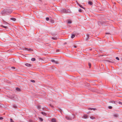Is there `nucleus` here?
<instances>
[{"label": "nucleus", "instance_id": "obj_11", "mask_svg": "<svg viewBox=\"0 0 122 122\" xmlns=\"http://www.w3.org/2000/svg\"><path fill=\"white\" fill-rule=\"evenodd\" d=\"M42 114L43 115H46V114L44 112H41Z\"/></svg>", "mask_w": 122, "mask_h": 122}, {"label": "nucleus", "instance_id": "obj_19", "mask_svg": "<svg viewBox=\"0 0 122 122\" xmlns=\"http://www.w3.org/2000/svg\"><path fill=\"white\" fill-rule=\"evenodd\" d=\"M68 23H71V21L70 20H69L68 21Z\"/></svg>", "mask_w": 122, "mask_h": 122}, {"label": "nucleus", "instance_id": "obj_28", "mask_svg": "<svg viewBox=\"0 0 122 122\" xmlns=\"http://www.w3.org/2000/svg\"><path fill=\"white\" fill-rule=\"evenodd\" d=\"M16 89L18 91H19L20 90V89L19 88H16Z\"/></svg>", "mask_w": 122, "mask_h": 122}, {"label": "nucleus", "instance_id": "obj_12", "mask_svg": "<svg viewBox=\"0 0 122 122\" xmlns=\"http://www.w3.org/2000/svg\"><path fill=\"white\" fill-rule=\"evenodd\" d=\"M35 58H32L31 59V60L32 61H34L35 60Z\"/></svg>", "mask_w": 122, "mask_h": 122}, {"label": "nucleus", "instance_id": "obj_32", "mask_svg": "<svg viewBox=\"0 0 122 122\" xmlns=\"http://www.w3.org/2000/svg\"><path fill=\"white\" fill-rule=\"evenodd\" d=\"M11 68L13 69H15V67H11Z\"/></svg>", "mask_w": 122, "mask_h": 122}, {"label": "nucleus", "instance_id": "obj_13", "mask_svg": "<svg viewBox=\"0 0 122 122\" xmlns=\"http://www.w3.org/2000/svg\"><path fill=\"white\" fill-rule=\"evenodd\" d=\"M90 118L92 119H95V118L93 117H90Z\"/></svg>", "mask_w": 122, "mask_h": 122}, {"label": "nucleus", "instance_id": "obj_35", "mask_svg": "<svg viewBox=\"0 0 122 122\" xmlns=\"http://www.w3.org/2000/svg\"><path fill=\"white\" fill-rule=\"evenodd\" d=\"M52 39H54V38H52Z\"/></svg>", "mask_w": 122, "mask_h": 122}, {"label": "nucleus", "instance_id": "obj_24", "mask_svg": "<svg viewBox=\"0 0 122 122\" xmlns=\"http://www.w3.org/2000/svg\"><path fill=\"white\" fill-rule=\"evenodd\" d=\"M108 108L110 109H111L112 108V106H110L108 107Z\"/></svg>", "mask_w": 122, "mask_h": 122}, {"label": "nucleus", "instance_id": "obj_10", "mask_svg": "<svg viewBox=\"0 0 122 122\" xmlns=\"http://www.w3.org/2000/svg\"><path fill=\"white\" fill-rule=\"evenodd\" d=\"M25 65L27 66H29L30 65V64H29L28 63H26L25 64Z\"/></svg>", "mask_w": 122, "mask_h": 122}, {"label": "nucleus", "instance_id": "obj_34", "mask_svg": "<svg viewBox=\"0 0 122 122\" xmlns=\"http://www.w3.org/2000/svg\"><path fill=\"white\" fill-rule=\"evenodd\" d=\"M91 110L93 109V110H94L95 109H94L92 108V109H91Z\"/></svg>", "mask_w": 122, "mask_h": 122}, {"label": "nucleus", "instance_id": "obj_22", "mask_svg": "<svg viewBox=\"0 0 122 122\" xmlns=\"http://www.w3.org/2000/svg\"><path fill=\"white\" fill-rule=\"evenodd\" d=\"M81 10H82L81 9H79L78 10V11H79V12H81Z\"/></svg>", "mask_w": 122, "mask_h": 122}, {"label": "nucleus", "instance_id": "obj_5", "mask_svg": "<svg viewBox=\"0 0 122 122\" xmlns=\"http://www.w3.org/2000/svg\"><path fill=\"white\" fill-rule=\"evenodd\" d=\"M88 4L90 5H92V3L91 1H89L88 2Z\"/></svg>", "mask_w": 122, "mask_h": 122}, {"label": "nucleus", "instance_id": "obj_17", "mask_svg": "<svg viewBox=\"0 0 122 122\" xmlns=\"http://www.w3.org/2000/svg\"><path fill=\"white\" fill-rule=\"evenodd\" d=\"M2 27H4L5 28H7V27L6 26H3V25H2Z\"/></svg>", "mask_w": 122, "mask_h": 122}, {"label": "nucleus", "instance_id": "obj_7", "mask_svg": "<svg viewBox=\"0 0 122 122\" xmlns=\"http://www.w3.org/2000/svg\"><path fill=\"white\" fill-rule=\"evenodd\" d=\"M75 35L73 34H72V36H71V37L72 38H73L74 37H75Z\"/></svg>", "mask_w": 122, "mask_h": 122}, {"label": "nucleus", "instance_id": "obj_15", "mask_svg": "<svg viewBox=\"0 0 122 122\" xmlns=\"http://www.w3.org/2000/svg\"><path fill=\"white\" fill-rule=\"evenodd\" d=\"M66 119H67L68 120H71V119L70 118H69L68 117H66Z\"/></svg>", "mask_w": 122, "mask_h": 122}, {"label": "nucleus", "instance_id": "obj_9", "mask_svg": "<svg viewBox=\"0 0 122 122\" xmlns=\"http://www.w3.org/2000/svg\"><path fill=\"white\" fill-rule=\"evenodd\" d=\"M50 21L52 23H53L54 22V20L52 19L50 20Z\"/></svg>", "mask_w": 122, "mask_h": 122}, {"label": "nucleus", "instance_id": "obj_25", "mask_svg": "<svg viewBox=\"0 0 122 122\" xmlns=\"http://www.w3.org/2000/svg\"><path fill=\"white\" fill-rule=\"evenodd\" d=\"M39 119H40V120L41 121H42L43 120V119L41 118H40Z\"/></svg>", "mask_w": 122, "mask_h": 122}, {"label": "nucleus", "instance_id": "obj_27", "mask_svg": "<svg viewBox=\"0 0 122 122\" xmlns=\"http://www.w3.org/2000/svg\"><path fill=\"white\" fill-rule=\"evenodd\" d=\"M116 59L118 60H119V58L118 57H116Z\"/></svg>", "mask_w": 122, "mask_h": 122}, {"label": "nucleus", "instance_id": "obj_39", "mask_svg": "<svg viewBox=\"0 0 122 122\" xmlns=\"http://www.w3.org/2000/svg\"><path fill=\"white\" fill-rule=\"evenodd\" d=\"M121 60H122V59H121Z\"/></svg>", "mask_w": 122, "mask_h": 122}, {"label": "nucleus", "instance_id": "obj_3", "mask_svg": "<svg viewBox=\"0 0 122 122\" xmlns=\"http://www.w3.org/2000/svg\"><path fill=\"white\" fill-rule=\"evenodd\" d=\"M62 10H63V12L65 13H67V11L65 9H64V8H63L62 9Z\"/></svg>", "mask_w": 122, "mask_h": 122}, {"label": "nucleus", "instance_id": "obj_36", "mask_svg": "<svg viewBox=\"0 0 122 122\" xmlns=\"http://www.w3.org/2000/svg\"><path fill=\"white\" fill-rule=\"evenodd\" d=\"M109 34L110 33H106V34Z\"/></svg>", "mask_w": 122, "mask_h": 122}, {"label": "nucleus", "instance_id": "obj_2", "mask_svg": "<svg viewBox=\"0 0 122 122\" xmlns=\"http://www.w3.org/2000/svg\"><path fill=\"white\" fill-rule=\"evenodd\" d=\"M51 61L53 62H54L56 64H57L58 63V61H55V60H51Z\"/></svg>", "mask_w": 122, "mask_h": 122}, {"label": "nucleus", "instance_id": "obj_14", "mask_svg": "<svg viewBox=\"0 0 122 122\" xmlns=\"http://www.w3.org/2000/svg\"><path fill=\"white\" fill-rule=\"evenodd\" d=\"M37 108L39 109H40L41 108V107L40 106V105L38 106H37Z\"/></svg>", "mask_w": 122, "mask_h": 122}, {"label": "nucleus", "instance_id": "obj_30", "mask_svg": "<svg viewBox=\"0 0 122 122\" xmlns=\"http://www.w3.org/2000/svg\"><path fill=\"white\" fill-rule=\"evenodd\" d=\"M119 103L120 104L122 105V103L121 102H119Z\"/></svg>", "mask_w": 122, "mask_h": 122}, {"label": "nucleus", "instance_id": "obj_20", "mask_svg": "<svg viewBox=\"0 0 122 122\" xmlns=\"http://www.w3.org/2000/svg\"><path fill=\"white\" fill-rule=\"evenodd\" d=\"M46 20L47 21H48L49 20V18L48 17H46Z\"/></svg>", "mask_w": 122, "mask_h": 122}, {"label": "nucleus", "instance_id": "obj_23", "mask_svg": "<svg viewBox=\"0 0 122 122\" xmlns=\"http://www.w3.org/2000/svg\"><path fill=\"white\" fill-rule=\"evenodd\" d=\"M110 103H115V102L114 101H111L110 102Z\"/></svg>", "mask_w": 122, "mask_h": 122}, {"label": "nucleus", "instance_id": "obj_37", "mask_svg": "<svg viewBox=\"0 0 122 122\" xmlns=\"http://www.w3.org/2000/svg\"><path fill=\"white\" fill-rule=\"evenodd\" d=\"M88 36H89L88 35H87V38H88Z\"/></svg>", "mask_w": 122, "mask_h": 122}, {"label": "nucleus", "instance_id": "obj_31", "mask_svg": "<svg viewBox=\"0 0 122 122\" xmlns=\"http://www.w3.org/2000/svg\"><path fill=\"white\" fill-rule=\"evenodd\" d=\"M3 119V118L2 117H0V119L2 120Z\"/></svg>", "mask_w": 122, "mask_h": 122}, {"label": "nucleus", "instance_id": "obj_18", "mask_svg": "<svg viewBox=\"0 0 122 122\" xmlns=\"http://www.w3.org/2000/svg\"><path fill=\"white\" fill-rule=\"evenodd\" d=\"M30 81L33 82H35V81L33 80H31Z\"/></svg>", "mask_w": 122, "mask_h": 122}, {"label": "nucleus", "instance_id": "obj_8", "mask_svg": "<svg viewBox=\"0 0 122 122\" xmlns=\"http://www.w3.org/2000/svg\"><path fill=\"white\" fill-rule=\"evenodd\" d=\"M10 19L11 20H13L14 21H15L16 20V19H15V18H10Z\"/></svg>", "mask_w": 122, "mask_h": 122}, {"label": "nucleus", "instance_id": "obj_33", "mask_svg": "<svg viewBox=\"0 0 122 122\" xmlns=\"http://www.w3.org/2000/svg\"><path fill=\"white\" fill-rule=\"evenodd\" d=\"M74 47L75 48H76L77 47V46H74Z\"/></svg>", "mask_w": 122, "mask_h": 122}, {"label": "nucleus", "instance_id": "obj_38", "mask_svg": "<svg viewBox=\"0 0 122 122\" xmlns=\"http://www.w3.org/2000/svg\"><path fill=\"white\" fill-rule=\"evenodd\" d=\"M2 14H3V12H2Z\"/></svg>", "mask_w": 122, "mask_h": 122}, {"label": "nucleus", "instance_id": "obj_4", "mask_svg": "<svg viewBox=\"0 0 122 122\" xmlns=\"http://www.w3.org/2000/svg\"><path fill=\"white\" fill-rule=\"evenodd\" d=\"M51 121L52 122H56V120L55 118H52L51 120Z\"/></svg>", "mask_w": 122, "mask_h": 122}, {"label": "nucleus", "instance_id": "obj_6", "mask_svg": "<svg viewBox=\"0 0 122 122\" xmlns=\"http://www.w3.org/2000/svg\"><path fill=\"white\" fill-rule=\"evenodd\" d=\"M84 117L85 119L87 118V116L86 115H84L83 116Z\"/></svg>", "mask_w": 122, "mask_h": 122}, {"label": "nucleus", "instance_id": "obj_21", "mask_svg": "<svg viewBox=\"0 0 122 122\" xmlns=\"http://www.w3.org/2000/svg\"><path fill=\"white\" fill-rule=\"evenodd\" d=\"M10 122H14V121H13L12 119L11 118L10 119Z\"/></svg>", "mask_w": 122, "mask_h": 122}, {"label": "nucleus", "instance_id": "obj_29", "mask_svg": "<svg viewBox=\"0 0 122 122\" xmlns=\"http://www.w3.org/2000/svg\"><path fill=\"white\" fill-rule=\"evenodd\" d=\"M114 116L115 117H117L118 115H116V114H115V115H114Z\"/></svg>", "mask_w": 122, "mask_h": 122}, {"label": "nucleus", "instance_id": "obj_26", "mask_svg": "<svg viewBox=\"0 0 122 122\" xmlns=\"http://www.w3.org/2000/svg\"><path fill=\"white\" fill-rule=\"evenodd\" d=\"M78 5H79V6H80V7H81V8H82V6L81 5H79V4H78Z\"/></svg>", "mask_w": 122, "mask_h": 122}, {"label": "nucleus", "instance_id": "obj_16", "mask_svg": "<svg viewBox=\"0 0 122 122\" xmlns=\"http://www.w3.org/2000/svg\"><path fill=\"white\" fill-rule=\"evenodd\" d=\"M88 65L89 66V67L90 68L91 66V64L90 63H88Z\"/></svg>", "mask_w": 122, "mask_h": 122}, {"label": "nucleus", "instance_id": "obj_1", "mask_svg": "<svg viewBox=\"0 0 122 122\" xmlns=\"http://www.w3.org/2000/svg\"><path fill=\"white\" fill-rule=\"evenodd\" d=\"M23 49L25 50H27L28 51H33V50L31 48H24Z\"/></svg>", "mask_w": 122, "mask_h": 122}]
</instances>
